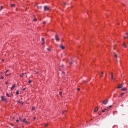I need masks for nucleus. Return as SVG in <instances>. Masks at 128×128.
Listing matches in <instances>:
<instances>
[{
	"instance_id": "nucleus-21",
	"label": "nucleus",
	"mask_w": 128,
	"mask_h": 128,
	"mask_svg": "<svg viewBox=\"0 0 128 128\" xmlns=\"http://www.w3.org/2000/svg\"><path fill=\"white\" fill-rule=\"evenodd\" d=\"M32 110H36V108L34 107H32Z\"/></svg>"
},
{
	"instance_id": "nucleus-28",
	"label": "nucleus",
	"mask_w": 128,
	"mask_h": 128,
	"mask_svg": "<svg viewBox=\"0 0 128 128\" xmlns=\"http://www.w3.org/2000/svg\"><path fill=\"white\" fill-rule=\"evenodd\" d=\"M70 66H72V62H70Z\"/></svg>"
},
{
	"instance_id": "nucleus-64",
	"label": "nucleus",
	"mask_w": 128,
	"mask_h": 128,
	"mask_svg": "<svg viewBox=\"0 0 128 128\" xmlns=\"http://www.w3.org/2000/svg\"><path fill=\"white\" fill-rule=\"evenodd\" d=\"M126 38H128V37L127 36V37H126Z\"/></svg>"
},
{
	"instance_id": "nucleus-8",
	"label": "nucleus",
	"mask_w": 128,
	"mask_h": 128,
	"mask_svg": "<svg viewBox=\"0 0 128 128\" xmlns=\"http://www.w3.org/2000/svg\"><path fill=\"white\" fill-rule=\"evenodd\" d=\"M42 42H43V43H42V46L44 45V44H46V41H44V38H42Z\"/></svg>"
},
{
	"instance_id": "nucleus-11",
	"label": "nucleus",
	"mask_w": 128,
	"mask_h": 128,
	"mask_svg": "<svg viewBox=\"0 0 128 128\" xmlns=\"http://www.w3.org/2000/svg\"><path fill=\"white\" fill-rule=\"evenodd\" d=\"M122 92H126V90H128V88H123L122 89Z\"/></svg>"
},
{
	"instance_id": "nucleus-12",
	"label": "nucleus",
	"mask_w": 128,
	"mask_h": 128,
	"mask_svg": "<svg viewBox=\"0 0 128 128\" xmlns=\"http://www.w3.org/2000/svg\"><path fill=\"white\" fill-rule=\"evenodd\" d=\"M12 8H14L16 6V4H10Z\"/></svg>"
},
{
	"instance_id": "nucleus-49",
	"label": "nucleus",
	"mask_w": 128,
	"mask_h": 128,
	"mask_svg": "<svg viewBox=\"0 0 128 128\" xmlns=\"http://www.w3.org/2000/svg\"><path fill=\"white\" fill-rule=\"evenodd\" d=\"M2 62H4V60H2Z\"/></svg>"
},
{
	"instance_id": "nucleus-25",
	"label": "nucleus",
	"mask_w": 128,
	"mask_h": 128,
	"mask_svg": "<svg viewBox=\"0 0 128 128\" xmlns=\"http://www.w3.org/2000/svg\"><path fill=\"white\" fill-rule=\"evenodd\" d=\"M60 94L61 96L62 97V92H60Z\"/></svg>"
},
{
	"instance_id": "nucleus-40",
	"label": "nucleus",
	"mask_w": 128,
	"mask_h": 128,
	"mask_svg": "<svg viewBox=\"0 0 128 128\" xmlns=\"http://www.w3.org/2000/svg\"><path fill=\"white\" fill-rule=\"evenodd\" d=\"M78 92H80V88H78Z\"/></svg>"
},
{
	"instance_id": "nucleus-9",
	"label": "nucleus",
	"mask_w": 128,
	"mask_h": 128,
	"mask_svg": "<svg viewBox=\"0 0 128 128\" xmlns=\"http://www.w3.org/2000/svg\"><path fill=\"white\" fill-rule=\"evenodd\" d=\"M98 108H96L94 110V112H98Z\"/></svg>"
},
{
	"instance_id": "nucleus-35",
	"label": "nucleus",
	"mask_w": 128,
	"mask_h": 128,
	"mask_svg": "<svg viewBox=\"0 0 128 128\" xmlns=\"http://www.w3.org/2000/svg\"><path fill=\"white\" fill-rule=\"evenodd\" d=\"M8 72H10V70H7L6 72V74H8Z\"/></svg>"
},
{
	"instance_id": "nucleus-14",
	"label": "nucleus",
	"mask_w": 128,
	"mask_h": 128,
	"mask_svg": "<svg viewBox=\"0 0 128 128\" xmlns=\"http://www.w3.org/2000/svg\"><path fill=\"white\" fill-rule=\"evenodd\" d=\"M20 78H24V74H22L20 75Z\"/></svg>"
},
{
	"instance_id": "nucleus-15",
	"label": "nucleus",
	"mask_w": 128,
	"mask_h": 128,
	"mask_svg": "<svg viewBox=\"0 0 128 128\" xmlns=\"http://www.w3.org/2000/svg\"><path fill=\"white\" fill-rule=\"evenodd\" d=\"M122 46H124V48H128V46L126 44H123Z\"/></svg>"
},
{
	"instance_id": "nucleus-10",
	"label": "nucleus",
	"mask_w": 128,
	"mask_h": 128,
	"mask_svg": "<svg viewBox=\"0 0 128 128\" xmlns=\"http://www.w3.org/2000/svg\"><path fill=\"white\" fill-rule=\"evenodd\" d=\"M14 88H16V84H14V86H12L11 90H14Z\"/></svg>"
},
{
	"instance_id": "nucleus-16",
	"label": "nucleus",
	"mask_w": 128,
	"mask_h": 128,
	"mask_svg": "<svg viewBox=\"0 0 128 128\" xmlns=\"http://www.w3.org/2000/svg\"><path fill=\"white\" fill-rule=\"evenodd\" d=\"M114 58H118V54H114Z\"/></svg>"
},
{
	"instance_id": "nucleus-37",
	"label": "nucleus",
	"mask_w": 128,
	"mask_h": 128,
	"mask_svg": "<svg viewBox=\"0 0 128 128\" xmlns=\"http://www.w3.org/2000/svg\"><path fill=\"white\" fill-rule=\"evenodd\" d=\"M43 24H46V22H44V23H43Z\"/></svg>"
},
{
	"instance_id": "nucleus-22",
	"label": "nucleus",
	"mask_w": 128,
	"mask_h": 128,
	"mask_svg": "<svg viewBox=\"0 0 128 128\" xmlns=\"http://www.w3.org/2000/svg\"><path fill=\"white\" fill-rule=\"evenodd\" d=\"M6 96L8 97V98H10V94H6Z\"/></svg>"
},
{
	"instance_id": "nucleus-38",
	"label": "nucleus",
	"mask_w": 128,
	"mask_h": 128,
	"mask_svg": "<svg viewBox=\"0 0 128 128\" xmlns=\"http://www.w3.org/2000/svg\"><path fill=\"white\" fill-rule=\"evenodd\" d=\"M64 6H66V3L64 2Z\"/></svg>"
},
{
	"instance_id": "nucleus-29",
	"label": "nucleus",
	"mask_w": 128,
	"mask_h": 128,
	"mask_svg": "<svg viewBox=\"0 0 128 128\" xmlns=\"http://www.w3.org/2000/svg\"><path fill=\"white\" fill-rule=\"evenodd\" d=\"M112 108V106H110L108 107L109 108Z\"/></svg>"
},
{
	"instance_id": "nucleus-63",
	"label": "nucleus",
	"mask_w": 128,
	"mask_h": 128,
	"mask_svg": "<svg viewBox=\"0 0 128 128\" xmlns=\"http://www.w3.org/2000/svg\"><path fill=\"white\" fill-rule=\"evenodd\" d=\"M116 62H118V60H116Z\"/></svg>"
},
{
	"instance_id": "nucleus-39",
	"label": "nucleus",
	"mask_w": 128,
	"mask_h": 128,
	"mask_svg": "<svg viewBox=\"0 0 128 128\" xmlns=\"http://www.w3.org/2000/svg\"><path fill=\"white\" fill-rule=\"evenodd\" d=\"M20 122V120H16V122Z\"/></svg>"
},
{
	"instance_id": "nucleus-47",
	"label": "nucleus",
	"mask_w": 128,
	"mask_h": 128,
	"mask_svg": "<svg viewBox=\"0 0 128 128\" xmlns=\"http://www.w3.org/2000/svg\"><path fill=\"white\" fill-rule=\"evenodd\" d=\"M36 118H34V120H36Z\"/></svg>"
},
{
	"instance_id": "nucleus-17",
	"label": "nucleus",
	"mask_w": 128,
	"mask_h": 128,
	"mask_svg": "<svg viewBox=\"0 0 128 128\" xmlns=\"http://www.w3.org/2000/svg\"><path fill=\"white\" fill-rule=\"evenodd\" d=\"M124 93H122L121 95L119 96V98H121V96H124Z\"/></svg>"
},
{
	"instance_id": "nucleus-13",
	"label": "nucleus",
	"mask_w": 128,
	"mask_h": 128,
	"mask_svg": "<svg viewBox=\"0 0 128 128\" xmlns=\"http://www.w3.org/2000/svg\"><path fill=\"white\" fill-rule=\"evenodd\" d=\"M102 112H106V108H105V109H104L102 111Z\"/></svg>"
},
{
	"instance_id": "nucleus-58",
	"label": "nucleus",
	"mask_w": 128,
	"mask_h": 128,
	"mask_svg": "<svg viewBox=\"0 0 128 128\" xmlns=\"http://www.w3.org/2000/svg\"><path fill=\"white\" fill-rule=\"evenodd\" d=\"M102 114V113L99 114V116H100Z\"/></svg>"
},
{
	"instance_id": "nucleus-20",
	"label": "nucleus",
	"mask_w": 128,
	"mask_h": 128,
	"mask_svg": "<svg viewBox=\"0 0 128 128\" xmlns=\"http://www.w3.org/2000/svg\"><path fill=\"white\" fill-rule=\"evenodd\" d=\"M16 94L18 96V94H20V92H18V91L16 92Z\"/></svg>"
},
{
	"instance_id": "nucleus-56",
	"label": "nucleus",
	"mask_w": 128,
	"mask_h": 128,
	"mask_svg": "<svg viewBox=\"0 0 128 128\" xmlns=\"http://www.w3.org/2000/svg\"><path fill=\"white\" fill-rule=\"evenodd\" d=\"M4 74L3 72H1V74Z\"/></svg>"
},
{
	"instance_id": "nucleus-55",
	"label": "nucleus",
	"mask_w": 128,
	"mask_h": 128,
	"mask_svg": "<svg viewBox=\"0 0 128 128\" xmlns=\"http://www.w3.org/2000/svg\"><path fill=\"white\" fill-rule=\"evenodd\" d=\"M126 36H128V33H126Z\"/></svg>"
},
{
	"instance_id": "nucleus-36",
	"label": "nucleus",
	"mask_w": 128,
	"mask_h": 128,
	"mask_svg": "<svg viewBox=\"0 0 128 128\" xmlns=\"http://www.w3.org/2000/svg\"><path fill=\"white\" fill-rule=\"evenodd\" d=\"M4 76H2V77L1 78V80H4Z\"/></svg>"
},
{
	"instance_id": "nucleus-57",
	"label": "nucleus",
	"mask_w": 128,
	"mask_h": 128,
	"mask_svg": "<svg viewBox=\"0 0 128 128\" xmlns=\"http://www.w3.org/2000/svg\"><path fill=\"white\" fill-rule=\"evenodd\" d=\"M26 90V88H24V89H23V90Z\"/></svg>"
},
{
	"instance_id": "nucleus-51",
	"label": "nucleus",
	"mask_w": 128,
	"mask_h": 128,
	"mask_svg": "<svg viewBox=\"0 0 128 128\" xmlns=\"http://www.w3.org/2000/svg\"><path fill=\"white\" fill-rule=\"evenodd\" d=\"M40 8H42V6H40Z\"/></svg>"
},
{
	"instance_id": "nucleus-7",
	"label": "nucleus",
	"mask_w": 128,
	"mask_h": 128,
	"mask_svg": "<svg viewBox=\"0 0 128 128\" xmlns=\"http://www.w3.org/2000/svg\"><path fill=\"white\" fill-rule=\"evenodd\" d=\"M123 88V86H122V84H119L118 86V88Z\"/></svg>"
},
{
	"instance_id": "nucleus-61",
	"label": "nucleus",
	"mask_w": 128,
	"mask_h": 128,
	"mask_svg": "<svg viewBox=\"0 0 128 128\" xmlns=\"http://www.w3.org/2000/svg\"><path fill=\"white\" fill-rule=\"evenodd\" d=\"M62 74H64V72H62Z\"/></svg>"
},
{
	"instance_id": "nucleus-62",
	"label": "nucleus",
	"mask_w": 128,
	"mask_h": 128,
	"mask_svg": "<svg viewBox=\"0 0 128 128\" xmlns=\"http://www.w3.org/2000/svg\"><path fill=\"white\" fill-rule=\"evenodd\" d=\"M24 74H26V73H25Z\"/></svg>"
},
{
	"instance_id": "nucleus-23",
	"label": "nucleus",
	"mask_w": 128,
	"mask_h": 128,
	"mask_svg": "<svg viewBox=\"0 0 128 128\" xmlns=\"http://www.w3.org/2000/svg\"><path fill=\"white\" fill-rule=\"evenodd\" d=\"M4 10V6H1V9L0 10Z\"/></svg>"
},
{
	"instance_id": "nucleus-50",
	"label": "nucleus",
	"mask_w": 128,
	"mask_h": 128,
	"mask_svg": "<svg viewBox=\"0 0 128 128\" xmlns=\"http://www.w3.org/2000/svg\"><path fill=\"white\" fill-rule=\"evenodd\" d=\"M103 77H104L103 76H100V78H103Z\"/></svg>"
},
{
	"instance_id": "nucleus-4",
	"label": "nucleus",
	"mask_w": 128,
	"mask_h": 128,
	"mask_svg": "<svg viewBox=\"0 0 128 128\" xmlns=\"http://www.w3.org/2000/svg\"><path fill=\"white\" fill-rule=\"evenodd\" d=\"M60 48H62V50H64V48H66V47H64L62 44H61L60 46Z\"/></svg>"
},
{
	"instance_id": "nucleus-19",
	"label": "nucleus",
	"mask_w": 128,
	"mask_h": 128,
	"mask_svg": "<svg viewBox=\"0 0 128 128\" xmlns=\"http://www.w3.org/2000/svg\"><path fill=\"white\" fill-rule=\"evenodd\" d=\"M106 112H108V110H110V108H108V107L106 108Z\"/></svg>"
},
{
	"instance_id": "nucleus-27",
	"label": "nucleus",
	"mask_w": 128,
	"mask_h": 128,
	"mask_svg": "<svg viewBox=\"0 0 128 128\" xmlns=\"http://www.w3.org/2000/svg\"><path fill=\"white\" fill-rule=\"evenodd\" d=\"M22 122H26V119H24Z\"/></svg>"
},
{
	"instance_id": "nucleus-5",
	"label": "nucleus",
	"mask_w": 128,
	"mask_h": 128,
	"mask_svg": "<svg viewBox=\"0 0 128 128\" xmlns=\"http://www.w3.org/2000/svg\"><path fill=\"white\" fill-rule=\"evenodd\" d=\"M2 100H5L6 104H8V101L6 100V98H4V97L2 96Z\"/></svg>"
},
{
	"instance_id": "nucleus-1",
	"label": "nucleus",
	"mask_w": 128,
	"mask_h": 128,
	"mask_svg": "<svg viewBox=\"0 0 128 128\" xmlns=\"http://www.w3.org/2000/svg\"><path fill=\"white\" fill-rule=\"evenodd\" d=\"M55 38H56V42H60V37H58V34H56L55 36Z\"/></svg>"
},
{
	"instance_id": "nucleus-31",
	"label": "nucleus",
	"mask_w": 128,
	"mask_h": 128,
	"mask_svg": "<svg viewBox=\"0 0 128 128\" xmlns=\"http://www.w3.org/2000/svg\"><path fill=\"white\" fill-rule=\"evenodd\" d=\"M18 104H20L21 102H20V100H18Z\"/></svg>"
},
{
	"instance_id": "nucleus-18",
	"label": "nucleus",
	"mask_w": 128,
	"mask_h": 128,
	"mask_svg": "<svg viewBox=\"0 0 128 128\" xmlns=\"http://www.w3.org/2000/svg\"><path fill=\"white\" fill-rule=\"evenodd\" d=\"M19 122H22V119L21 118H19Z\"/></svg>"
},
{
	"instance_id": "nucleus-34",
	"label": "nucleus",
	"mask_w": 128,
	"mask_h": 128,
	"mask_svg": "<svg viewBox=\"0 0 128 128\" xmlns=\"http://www.w3.org/2000/svg\"><path fill=\"white\" fill-rule=\"evenodd\" d=\"M40 74V72H36V74Z\"/></svg>"
},
{
	"instance_id": "nucleus-2",
	"label": "nucleus",
	"mask_w": 128,
	"mask_h": 128,
	"mask_svg": "<svg viewBox=\"0 0 128 128\" xmlns=\"http://www.w3.org/2000/svg\"><path fill=\"white\" fill-rule=\"evenodd\" d=\"M50 10V8L48 6H44V12H46V10Z\"/></svg>"
},
{
	"instance_id": "nucleus-44",
	"label": "nucleus",
	"mask_w": 128,
	"mask_h": 128,
	"mask_svg": "<svg viewBox=\"0 0 128 128\" xmlns=\"http://www.w3.org/2000/svg\"><path fill=\"white\" fill-rule=\"evenodd\" d=\"M66 112V111H64V112H63V113H62V114H64V112Z\"/></svg>"
},
{
	"instance_id": "nucleus-52",
	"label": "nucleus",
	"mask_w": 128,
	"mask_h": 128,
	"mask_svg": "<svg viewBox=\"0 0 128 128\" xmlns=\"http://www.w3.org/2000/svg\"><path fill=\"white\" fill-rule=\"evenodd\" d=\"M13 120H16V118H13Z\"/></svg>"
},
{
	"instance_id": "nucleus-60",
	"label": "nucleus",
	"mask_w": 128,
	"mask_h": 128,
	"mask_svg": "<svg viewBox=\"0 0 128 128\" xmlns=\"http://www.w3.org/2000/svg\"><path fill=\"white\" fill-rule=\"evenodd\" d=\"M18 11V10L17 9H16V12H17Z\"/></svg>"
},
{
	"instance_id": "nucleus-53",
	"label": "nucleus",
	"mask_w": 128,
	"mask_h": 128,
	"mask_svg": "<svg viewBox=\"0 0 128 128\" xmlns=\"http://www.w3.org/2000/svg\"><path fill=\"white\" fill-rule=\"evenodd\" d=\"M59 70H60V72H61V71H62V70H61V69H59Z\"/></svg>"
},
{
	"instance_id": "nucleus-54",
	"label": "nucleus",
	"mask_w": 128,
	"mask_h": 128,
	"mask_svg": "<svg viewBox=\"0 0 128 128\" xmlns=\"http://www.w3.org/2000/svg\"><path fill=\"white\" fill-rule=\"evenodd\" d=\"M102 74H104V72H102Z\"/></svg>"
},
{
	"instance_id": "nucleus-46",
	"label": "nucleus",
	"mask_w": 128,
	"mask_h": 128,
	"mask_svg": "<svg viewBox=\"0 0 128 128\" xmlns=\"http://www.w3.org/2000/svg\"><path fill=\"white\" fill-rule=\"evenodd\" d=\"M38 10L40 8V6H38Z\"/></svg>"
},
{
	"instance_id": "nucleus-26",
	"label": "nucleus",
	"mask_w": 128,
	"mask_h": 128,
	"mask_svg": "<svg viewBox=\"0 0 128 128\" xmlns=\"http://www.w3.org/2000/svg\"><path fill=\"white\" fill-rule=\"evenodd\" d=\"M6 76H10V74H6Z\"/></svg>"
},
{
	"instance_id": "nucleus-33",
	"label": "nucleus",
	"mask_w": 128,
	"mask_h": 128,
	"mask_svg": "<svg viewBox=\"0 0 128 128\" xmlns=\"http://www.w3.org/2000/svg\"><path fill=\"white\" fill-rule=\"evenodd\" d=\"M6 86H8V82H6Z\"/></svg>"
},
{
	"instance_id": "nucleus-6",
	"label": "nucleus",
	"mask_w": 128,
	"mask_h": 128,
	"mask_svg": "<svg viewBox=\"0 0 128 128\" xmlns=\"http://www.w3.org/2000/svg\"><path fill=\"white\" fill-rule=\"evenodd\" d=\"M111 78L113 80H116V79L114 78V74L111 73Z\"/></svg>"
},
{
	"instance_id": "nucleus-41",
	"label": "nucleus",
	"mask_w": 128,
	"mask_h": 128,
	"mask_svg": "<svg viewBox=\"0 0 128 128\" xmlns=\"http://www.w3.org/2000/svg\"><path fill=\"white\" fill-rule=\"evenodd\" d=\"M86 82H88V81H84V84H86Z\"/></svg>"
},
{
	"instance_id": "nucleus-45",
	"label": "nucleus",
	"mask_w": 128,
	"mask_h": 128,
	"mask_svg": "<svg viewBox=\"0 0 128 128\" xmlns=\"http://www.w3.org/2000/svg\"><path fill=\"white\" fill-rule=\"evenodd\" d=\"M124 40H126V38L125 37V36H124Z\"/></svg>"
},
{
	"instance_id": "nucleus-48",
	"label": "nucleus",
	"mask_w": 128,
	"mask_h": 128,
	"mask_svg": "<svg viewBox=\"0 0 128 128\" xmlns=\"http://www.w3.org/2000/svg\"><path fill=\"white\" fill-rule=\"evenodd\" d=\"M71 60L73 61L74 59H72V58H71Z\"/></svg>"
},
{
	"instance_id": "nucleus-43",
	"label": "nucleus",
	"mask_w": 128,
	"mask_h": 128,
	"mask_svg": "<svg viewBox=\"0 0 128 128\" xmlns=\"http://www.w3.org/2000/svg\"><path fill=\"white\" fill-rule=\"evenodd\" d=\"M26 124H28V122L26 121L25 122Z\"/></svg>"
},
{
	"instance_id": "nucleus-30",
	"label": "nucleus",
	"mask_w": 128,
	"mask_h": 128,
	"mask_svg": "<svg viewBox=\"0 0 128 128\" xmlns=\"http://www.w3.org/2000/svg\"><path fill=\"white\" fill-rule=\"evenodd\" d=\"M32 80H29V84H32Z\"/></svg>"
},
{
	"instance_id": "nucleus-42",
	"label": "nucleus",
	"mask_w": 128,
	"mask_h": 128,
	"mask_svg": "<svg viewBox=\"0 0 128 128\" xmlns=\"http://www.w3.org/2000/svg\"><path fill=\"white\" fill-rule=\"evenodd\" d=\"M46 126H48V124H46Z\"/></svg>"
},
{
	"instance_id": "nucleus-32",
	"label": "nucleus",
	"mask_w": 128,
	"mask_h": 128,
	"mask_svg": "<svg viewBox=\"0 0 128 128\" xmlns=\"http://www.w3.org/2000/svg\"><path fill=\"white\" fill-rule=\"evenodd\" d=\"M47 50H48L49 52H50V49L48 48V49H47Z\"/></svg>"
},
{
	"instance_id": "nucleus-59",
	"label": "nucleus",
	"mask_w": 128,
	"mask_h": 128,
	"mask_svg": "<svg viewBox=\"0 0 128 128\" xmlns=\"http://www.w3.org/2000/svg\"><path fill=\"white\" fill-rule=\"evenodd\" d=\"M22 104H24V102H22Z\"/></svg>"
},
{
	"instance_id": "nucleus-24",
	"label": "nucleus",
	"mask_w": 128,
	"mask_h": 128,
	"mask_svg": "<svg viewBox=\"0 0 128 128\" xmlns=\"http://www.w3.org/2000/svg\"><path fill=\"white\" fill-rule=\"evenodd\" d=\"M34 22H38V19H36V18H35V19L34 20Z\"/></svg>"
},
{
	"instance_id": "nucleus-3",
	"label": "nucleus",
	"mask_w": 128,
	"mask_h": 128,
	"mask_svg": "<svg viewBox=\"0 0 128 128\" xmlns=\"http://www.w3.org/2000/svg\"><path fill=\"white\" fill-rule=\"evenodd\" d=\"M108 100H105L102 102L103 104H104V106H106V104H108Z\"/></svg>"
}]
</instances>
